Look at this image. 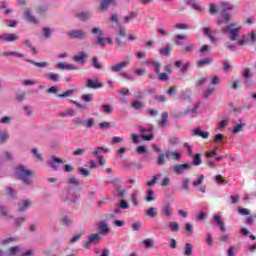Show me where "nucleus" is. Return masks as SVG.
<instances>
[{"mask_svg": "<svg viewBox=\"0 0 256 256\" xmlns=\"http://www.w3.org/2000/svg\"><path fill=\"white\" fill-rule=\"evenodd\" d=\"M15 175L17 179H21L24 185H33V180L31 177H35V172L27 169V167L23 165H19L15 168Z\"/></svg>", "mask_w": 256, "mask_h": 256, "instance_id": "f257e3e1", "label": "nucleus"}, {"mask_svg": "<svg viewBox=\"0 0 256 256\" xmlns=\"http://www.w3.org/2000/svg\"><path fill=\"white\" fill-rule=\"evenodd\" d=\"M237 27V24L231 23L228 27L222 28V33H229L230 34V41H237L239 39V33L241 31V27Z\"/></svg>", "mask_w": 256, "mask_h": 256, "instance_id": "f03ea898", "label": "nucleus"}, {"mask_svg": "<svg viewBox=\"0 0 256 256\" xmlns=\"http://www.w3.org/2000/svg\"><path fill=\"white\" fill-rule=\"evenodd\" d=\"M93 35H98L96 39L97 45H100V47H106L107 42L105 41V38L103 37V30L99 27H94L91 31Z\"/></svg>", "mask_w": 256, "mask_h": 256, "instance_id": "7ed1b4c3", "label": "nucleus"}, {"mask_svg": "<svg viewBox=\"0 0 256 256\" xmlns=\"http://www.w3.org/2000/svg\"><path fill=\"white\" fill-rule=\"evenodd\" d=\"M110 183H114L116 184V195L117 197H125V195H127V190L123 189V187H121V185H119V183H121V179L117 178V177H112V181H110Z\"/></svg>", "mask_w": 256, "mask_h": 256, "instance_id": "20e7f679", "label": "nucleus"}, {"mask_svg": "<svg viewBox=\"0 0 256 256\" xmlns=\"http://www.w3.org/2000/svg\"><path fill=\"white\" fill-rule=\"evenodd\" d=\"M190 169H191V164L189 163L177 164L172 167V171L176 175H183L184 171H189Z\"/></svg>", "mask_w": 256, "mask_h": 256, "instance_id": "39448f33", "label": "nucleus"}, {"mask_svg": "<svg viewBox=\"0 0 256 256\" xmlns=\"http://www.w3.org/2000/svg\"><path fill=\"white\" fill-rule=\"evenodd\" d=\"M160 213H161L162 217H172L173 216V207L171 206V203L165 201L162 205Z\"/></svg>", "mask_w": 256, "mask_h": 256, "instance_id": "423d86ee", "label": "nucleus"}, {"mask_svg": "<svg viewBox=\"0 0 256 256\" xmlns=\"http://www.w3.org/2000/svg\"><path fill=\"white\" fill-rule=\"evenodd\" d=\"M116 43L118 47H125L127 45V42H123L121 40V37H127V30L125 28H120L119 31L116 32Z\"/></svg>", "mask_w": 256, "mask_h": 256, "instance_id": "0eeeda50", "label": "nucleus"}, {"mask_svg": "<svg viewBox=\"0 0 256 256\" xmlns=\"http://www.w3.org/2000/svg\"><path fill=\"white\" fill-rule=\"evenodd\" d=\"M67 35L70 39H87V33L83 30H71Z\"/></svg>", "mask_w": 256, "mask_h": 256, "instance_id": "6e6552de", "label": "nucleus"}, {"mask_svg": "<svg viewBox=\"0 0 256 256\" xmlns=\"http://www.w3.org/2000/svg\"><path fill=\"white\" fill-rule=\"evenodd\" d=\"M24 19L28 21V23H33L34 25L39 23V20L33 15L29 8L24 11Z\"/></svg>", "mask_w": 256, "mask_h": 256, "instance_id": "1a4fd4ad", "label": "nucleus"}, {"mask_svg": "<svg viewBox=\"0 0 256 256\" xmlns=\"http://www.w3.org/2000/svg\"><path fill=\"white\" fill-rule=\"evenodd\" d=\"M0 41H6V43H15V41H19V35L17 34L0 35Z\"/></svg>", "mask_w": 256, "mask_h": 256, "instance_id": "9d476101", "label": "nucleus"}, {"mask_svg": "<svg viewBox=\"0 0 256 256\" xmlns=\"http://www.w3.org/2000/svg\"><path fill=\"white\" fill-rule=\"evenodd\" d=\"M86 87L88 89H101L103 87V83L100 82L99 80H93V79H88L86 82Z\"/></svg>", "mask_w": 256, "mask_h": 256, "instance_id": "9b49d317", "label": "nucleus"}, {"mask_svg": "<svg viewBox=\"0 0 256 256\" xmlns=\"http://www.w3.org/2000/svg\"><path fill=\"white\" fill-rule=\"evenodd\" d=\"M101 241V235L99 234H92L89 236L88 241L85 242V247H91V245L97 244Z\"/></svg>", "mask_w": 256, "mask_h": 256, "instance_id": "f8f14e48", "label": "nucleus"}, {"mask_svg": "<svg viewBox=\"0 0 256 256\" xmlns=\"http://www.w3.org/2000/svg\"><path fill=\"white\" fill-rule=\"evenodd\" d=\"M59 163H65V161L55 156H52L51 160L48 161V165H50V167H52L54 171H57V169H59Z\"/></svg>", "mask_w": 256, "mask_h": 256, "instance_id": "ddd939ff", "label": "nucleus"}, {"mask_svg": "<svg viewBox=\"0 0 256 256\" xmlns=\"http://www.w3.org/2000/svg\"><path fill=\"white\" fill-rule=\"evenodd\" d=\"M127 65H129V61L120 62L118 64L111 66L110 71H112L113 73H119V71H123V69H125Z\"/></svg>", "mask_w": 256, "mask_h": 256, "instance_id": "4468645a", "label": "nucleus"}, {"mask_svg": "<svg viewBox=\"0 0 256 256\" xmlns=\"http://www.w3.org/2000/svg\"><path fill=\"white\" fill-rule=\"evenodd\" d=\"M87 57H89V55L85 52H80L78 55L73 56V61L80 63L81 65H85V59H87Z\"/></svg>", "mask_w": 256, "mask_h": 256, "instance_id": "2eb2a0df", "label": "nucleus"}, {"mask_svg": "<svg viewBox=\"0 0 256 256\" xmlns=\"http://www.w3.org/2000/svg\"><path fill=\"white\" fill-rule=\"evenodd\" d=\"M146 65H151L154 68V72L156 75H159L161 73V62L155 61V60H147Z\"/></svg>", "mask_w": 256, "mask_h": 256, "instance_id": "dca6fc26", "label": "nucleus"}, {"mask_svg": "<svg viewBox=\"0 0 256 256\" xmlns=\"http://www.w3.org/2000/svg\"><path fill=\"white\" fill-rule=\"evenodd\" d=\"M194 137H201L202 139H209V132H202L201 128L197 127L192 131Z\"/></svg>", "mask_w": 256, "mask_h": 256, "instance_id": "f3484780", "label": "nucleus"}, {"mask_svg": "<svg viewBox=\"0 0 256 256\" xmlns=\"http://www.w3.org/2000/svg\"><path fill=\"white\" fill-rule=\"evenodd\" d=\"M31 207V201L29 199L23 200L20 204H18V211L21 213L23 211H27Z\"/></svg>", "mask_w": 256, "mask_h": 256, "instance_id": "a211bd4d", "label": "nucleus"}, {"mask_svg": "<svg viewBox=\"0 0 256 256\" xmlns=\"http://www.w3.org/2000/svg\"><path fill=\"white\" fill-rule=\"evenodd\" d=\"M195 51V44L187 43L183 48H181V53L187 55L189 53H193Z\"/></svg>", "mask_w": 256, "mask_h": 256, "instance_id": "6ab92c4d", "label": "nucleus"}, {"mask_svg": "<svg viewBox=\"0 0 256 256\" xmlns=\"http://www.w3.org/2000/svg\"><path fill=\"white\" fill-rule=\"evenodd\" d=\"M214 221H215V223H217L220 231H222V232L226 231L225 222H223V218H221V216L214 215Z\"/></svg>", "mask_w": 256, "mask_h": 256, "instance_id": "aec40b11", "label": "nucleus"}, {"mask_svg": "<svg viewBox=\"0 0 256 256\" xmlns=\"http://www.w3.org/2000/svg\"><path fill=\"white\" fill-rule=\"evenodd\" d=\"M110 5H116L115 0H103L100 4V10L107 11Z\"/></svg>", "mask_w": 256, "mask_h": 256, "instance_id": "412c9836", "label": "nucleus"}, {"mask_svg": "<svg viewBox=\"0 0 256 256\" xmlns=\"http://www.w3.org/2000/svg\"><path fill=\"white\" fill-rule=\"evenodd\" d=\"M1 57H25V54L21 52H0Z\"/></svg>", "mask_w": 256, "mask_h": 256, "instance_id": "4be33fe9", "label": "nucleus"}, {"mask_svg": "<svg viewBox=\"0 0 256 256\" xmlns=\"http://www.w3.org/2000/svg\"><path fill=\"white\" fill-rule=\"evenodd\" d=\"M246 41H248L249 45L256 43V30H253L246 36Z\"/></svg>", "mask_w": 256, "mask_h": 256, "instance_id": "5701e85b", "label": "nucleus"}, {"mask_svg": "<svg viewBox=\"0 0 256 256\" xmlns=\"http://www.w3.org/2000/svg\"><path fill=\"white\" fill-rule=\"evenodd\" d=\"M158 211H159V208H157V207H150L148 210H146L145 214L148 217H151L152 219H154V217H157Z\"/></svg>", "mask_w": 256, "mask_h": 256, "instance_id": "b1692460", "label": "nucleus"}, {"mask_svg": "<svg viewBox=\"0 0 256 256\" xmlns=\"http://www.w3.org/2000/svg\"><path fill=\"white\" fill-rule=\"evenodd\" d=\"M138 14L136 12H129L127 16L123 18L124 23H130L133 19H137Z\"/></svg>", "mask_w": 256, "mask_h": 256, "instance_id": "393cba45", "label": "nucleus"}, {"mask_svg": "<svg viewBox=\"0 0 256 256\" xmlns=\"http://www.w3.org/2000/svg\"><path fill=\"white\" fill-rule=\"evenodd\" d=\"M165 157L167 159H175L176 161H179V159H181V154L178 152H166Z\"/></svg>", "mask_w": 256, "mask_h": 256, "instance_id": "a878e982", "label": "nucleus"}, {"mask_svg": "<svg viewBox=\"0 0 256 256\" xmlns=\"http://www.w3.org/2000/svg\"><path fill=\"white\" fill-rule=\"evenodd\" d=\"M19 251H21V247H19V246L11 247L7 250L6 256H14V255L18 254Z\"/></svg>", "mask_w": 256, "mask_h": 256, "instance_id": "bb28decb", "label": "nucleus"}, {"mask_svg": "<svg viewBox=\"0 0 256 256\" xmlns=\"http://www.w3.org/2000/svg\"><path fill=\"white\" fill-rule=\"evenodd\" d=\"M98 229L101 231L102 235H107V233H109V226L105 222L99 223Z\"/></svg>", "mask_w": 256, "mask_h": 256, "instance_id": "cd10ccee", "label": "nucleus"}, {"mask_svg": "<svg viewBox=\"0 0 256 256\" xmlns=\"http://www.w3.org/2000/svg\"><path fill=\"white\" fill-rule=\"evenodd\" d=\"M171 45L166 46L165 48H161L159 50L160 55H163L164 57H170L171 56Z\"/></svg>", "mask_w": 256, "mask_h": 256, "instance_id": "c85d7f7f", "label": "nucleus"}, {"mask_svg": "<svg viewBox=\"0 0 256 256\" xmlns=\"http://www.w3.org/2000/svg\"><path fill=\"white\" fill-rule=\"evenodd\" d=\"M110 149L109 148H104V147H96L93 151V155L95 157H99L100 153H109Z\"/></svg>", "mask_w": 256, "mask_h": 256, "instance_id": "c756f323", "label": "nucleus"}, {"mask_svg": "<svg viewBox=\"0 0 256 256\" xmlns=\"http://www.w3.org/2000/svg\"><path fill=\"white\" fill-rule=\"evenodd\" d=\"M26 62L31 63V65H35V67H40V68L49 67L48 62H35V61L29 60V59H26Z\"/></svg>", "mask_w": 256, "mask_h": 256, "instance_id": "7c9ffc66", "label": "nucleus"}, {"mask_svg": "<svg viewBox=\"0 0 256 256\" xmlns=\"http://www.w3.org/2000/svg\"><path fill=\"white\" fill-rule=\"evenodd\" d=\"M80 21H87V19L91 18V14L89 12H81L75 15Z\"/></svg>", "mask_w": 256, "mask_h": 256, "instance_id": "2f4dec72", "label": "nucleus"}, {"mask_svg": "<svg viewBox=\"0 0 256 256\" xmlns=\"http://www.w3.org/2000/svg\"><path fill=\"white\" fill-rule=\"evenodd\" d=\"M131 107L133 109H135L136 111H139V109H143V107H145V103H143L139 100H135L132 102Z\"/></svg>", "mask_w": 256, "mask_h": 256, "instance_id": "473e14b6", "label": "nucleus"}, {"mask_svg": "<svg viewBox=\"0 0 256 256\" xmlns=\"http://www.w3.org/2000/svg\"><path fill=\"white\" fill-rule=\"evenodd\" d=\"M210 63H213V58H204L202 60L197 61L198 67H204V65H210Z\"/></svg>", "mask_w": 256, "mask_h": 256, "instance_id": "72a5a7b5", "label": "nucleus"}, {"mask_svg": "<svg viewBox=\"0 0 256 256\" xmlns=\"http://www.w3.org/2000/svg\"><path fill=\"white\" fill-rule=\"evenodd\" d=\"M0 215L6 217V219H13V216L9 214V211L4 206H0Z\"/></svg>", "mask_w": 256, "mask_h": 256, "instance_id": "f704fd0d", "label": "nucleus"}, {"mask_svg": "<svg viewBox=\"0 0 256 256\" xmlns=\"http://www.w3.org/2000/svg\"><path fill=\"white\" fill-rule=\"evenodd\" d=\"M202 31H203L204 35H207L208 39H210V41H211L212 43H215V36H212V35H211V28H209V27H204V28L202 29Z\"/></svg>", "mask_w": 256, "mask_h": 256, "instance_id": "c9c22d12", "label": "nucleus"}, {"mask_svg": "<svg viewBox=\"0 0 256 256\" xmlns=\"http://www.w3.org/2000/svg\"><path fill=\"white\" fill-rule=\"evenodd\" d=\"M183 255H185V256L193 255V246L191 245V243L185 244V250L183 252Z\"/></svg>", "mask_w": 256, "mask_h": 256, "instance_id": "e433bc0d", "label": "nucleus"}, {"mask_svg": "<svg viewBox=\"0 0 256 256\" xmlns=\"http://www.w3.org/2000/svg\"><path fill=\"white\" fill-rule=\"evenodd\" d=\"M162 174H157L155 176H153L152 180H149L146 185L148 187H153V185H155V183H157V181H159V179H161Z\"/></svg>", "mask_w": 256, "mask_h": 256, "instance_id": "4c0bfd02", "label": "nucleus"}, {"mask_svg": "<svg viewBox=\"0 0 256 256\" xmlns=\"http://www.w3.org/2000/svg\"><path fill=\"white\" fill-rule=\"evenodd\" d=\"M169 118V113L163 112L162 113V120L158 122L160 127H165L167 125V119Z\"/></svg>", "mask_w": 256, "mask_h": 256, "instance_id": "58836bf2", "label": "nucleus"}, {"mask_svg": "<svg viewBox=\"0 0 256 256\" xmlns=\"http://www.w3.org/2000/svg\"><path fill=\"white\" fill-rule=\"evenodd\" d=\"M165 163H167V161L165 160V154L164 153H160L157 157L156 160V164L161 167V165H165Z\"/></svg>", "mask_w": 256, "mask_h": 256, "instance_id": "ea45409f", "label": "nucleus"}, {"mask_svg": "<svg viewBox=\"0 0 256 256\" xmlns=\"http://www.w3.org/2000/svg\"><path fill=\"white\" fill-rule=\"evenodd\" d=\"M187 39V35L185 34H179L178 36H176V39L174 40L175 45L181 46L183 45V40Z\"/></svg>", "mask_w": 256, "mask_h": 256, "instance_id": "a19ab883", "label": "nucleus"}, {"mask_svg": "<svg viewBox=\"0 0 256 256\" xmlns=\"http://www.w3.org/2000/svg\"><path fill=\"white\" fill-rule=\"evenodd\" d=\"M213 93H215V87H210L205 90L202 97H203V99H209V97H211V95H213Z\"/></svg>", "mask_w": 256, "mask_h": 256, "instance_id": "79ce46f5", "label": "nucleus"}, {"mask_svg": "<svg viewBox=\"0 0 256 256\" xmlns=\"http://www.w3.org/2000/svg\"><path fill=\"white\" fill-rule=\"evenodd\" d=\"M146 201L147 203H151V201H155V197H152V195H155V191L153 189H149L146 192Z\"/></svg>", "mask_w": 256, "mask_h": 256, "instance_id": "37998d69", "label": "nucleus"}, {"mask_svg": "<svg viewBox=\"0 0 256 256\" xmlns=\"http://www.w3.org/2000/svg\"><path fill=\"white\" fill-rule=\"evenodd\" d=\"M219 83H221L219 76L217 75L210 76V85H212V87H215V85H219Z\"/></svg>", "mask_w": 256, "mask_h": 256, "instance_id": "c03bdc74", "label": "nucleus"}, {"mask_svg": "<svg viewBox=\"0 0 256 256\" xmlns=\"http://www.w3.org/2000/svg\"><path fill=\"white\" fill-rule=\"evenodd\" d=\"M211 51L209 50L208 45H203L200 49V55L201 57H205L207 55H210Z\"/></svg>", "mask_w": 256, "mask_h": 256, "instance_id": "a18cd8bd", "label": "nucleus"}, {"mask_svg": "<svg viewBox=\"0 0 256 256\" xmlns=\"http://www.w3.org/2000/svg\"><path fill=\"white\" fill-rule=\"evenodd\" d=\"M75 93V89H69L64 91L62 94H59L58 97H61V99H65L67 97H71Z\"/></svg>", "mask_w": 256, "mask_h": 256, "instance_id": "49530a36", "label": "nucleus"}, {"mask_svg": "<svg viewBox=\"0 0 256 256\" xmlns=\"http://www.w3.org/2000/svg\"><path fill=\"white\" fill-rule=\"evenodd\" d=\"M92 67H94V69H98V70L103 69V66L99 63V58H97V57L92 58Z\"/></svg>", "mask_w": 256, "mask_h": 256, "instance_id": "de8ad7c7", "label": "nucleus"}, {"mask_svg": "<svg viewBox=\"0 0 256 256\" xmlns=\"http://www.w3.org/2000/svg\"><path fill=\"white\" fill-rule=\"evenodd\" d=\"M170 231L173 233H177L179 231V223L178 222H170L168 225Z\"/></svg>", "mask_w": 256, "mask_h": 256, "instance_id": "09e8293b", "label": "nucleus"}, {"mask_svg": "<svg viewBox=\"0 0 256 256\" xmlns=\"http://www.w3.org/2000/svg\"><path fill=\"white\" fill-rule=\"evenodd\" d=\"M68 183L70 185H74L75 187H79V185H81V182L75 176H71L68 180Z\"/></svg>", "mask_w": 256, "mask_h": 256, "instance_id": "8fccbe9b", "label": "nucleus"}, {"mask_svg": "<svg viewBox=\"0 0 256 256\" xmlns=\"http://www.w3.org/2000/svg\"><path fill=\"white\" fill-rule=\"evenodd\" d=\"M221 8H222V13H225V11H231L233 10V7L229 2H221Z\"/></svg>", "mask_w": 256, "mask_h": 256, "instance_id": "3c124183", "label": "nucleus"}, {"mask_svg": "<svg viewBox=\"0 0 256 256\" xmlns=\"http://www.w3.org/2000/svg\"><path fill=\"white\" fill-rule=\"evenodd\" d=\"M180 191H189V178L183 180L180 186Z\"/></svg>", "mask_w": 256, "mask_h": 256, "instance_id": "603ef678", "label": "nucleus"}, {"mask_svg": "<svg viewBox=\"0 0 256 256\" xmlns=\"http://www.w3.org/2000/svg\"><path fill=\"white\" fill-rule=\"evenodd\" d=\"M193 165H195L196 167H199V165H201L202 161H201V154H196L192 160Z\"/></svg>", "mask_w": 256, "mask_h": 256, "instance_id": "864d4df0", "label": "nucleus"}, {"mask_svg": "<svg viewBox=\"0 0 256 256\" xmlns=\"http://www.w3.org/2000/svg\"><path fill=\"white\" fill-rule=\"evenodd\" d=\"M102 111H104V113H107L108 115H111V113H113V106L109 104L102 105Z\"/></svg>", "mask_w": 256, "mask_h": 256, "instance_id": "5fc2aeb1", "label": "nucleus"}, {"mask_svg": "<svg viewBox=\"0 0 256 256\" xmlns=\"http://www.w3.org/2000/svg\"><path fill=\"white\" fill-rule=\"evenodd\" d=\"M244 127H245V123L237 124L236 126H234L232 133H234V135H235V134L239 133L240 131H243Z\"/></svg>", "mask_w": 256, "mask_h": 256, "instance_id": "6e6d98bb", "label": "nucleus"}, {"mask_svg": "<svg viewBox=\"0 0 256 256\" xmlns=\"http://www.w3.org/2000/svg\"><path fill=\"white\" fill-rule=\"evenodd\" d=\"M204 179H205V176L201 175L196 181L192 182V186L199 187L200 185H203Z\"/></svg>", "mask_w": 256, "mask_h": 256, "instance_id": "4d7b16f0", "label": "nucleus"}, {"mask_svg": "<svg viewBox=\"0 0 256 256\" xmlns=\"http://www.w3.org/2000/svg\"><path fill=\"white\" fill-rule=\"evenodd\" d=\"M61 223H63L64 225H66V227H69V226L73 225V220L70 219V218L67 217V216H64V217L61 219Z\"/></svg>", "mask_w": 256, "mask_h": 256, "instance_id": "13d9d810", "label": "nucleus"}, {"mask_svg": "<svg viewBox=\"0 0 256 256\" xmlns=\"http://www.w3.org/2000/svg\"><path fill=\"white\" fill-rule=\"evenodd\" d=\"M9 139V134L6 131L0 132V145L5 143Z\"/></svg>", "mask_w": 256, "mask_h": 256, "instance_id": "bf43d9fd", "label": "nucleus"}, {"mask_svg": "<svg viewBox=\"0 0 256 256\" xmlns=\"http://www.w3.org/2000/svg\"><path fill=\"white\" fill-rule=\"evenodd\" d=\"M32 154L34 155V157H36V159H38V161H43V155H41V153H39V149L33 148Z\"/></svg>", "mask_w": 256, "mask_h": 256, "instance_id": "052dcab7", "label": "nucleus"}, {"mask_svg": "<svg viewBox=\"0 0 256 256\" xmlns=\"http://www.w3.org/2000/svg\"><path fill=\"white\" fill-rule=\"evenodd\" d=\"M5 195H8V197H15L17 195V192L12 188H6Z\"/></svg>", "mask_w": 256, "mask_h": 256, "instance_id": "680f3d73", "label": "nucleus"}, {"mask_svg": "<svg viewBox=\"0 0 256 256\" xmlns=\"http://www.w3.org/2000/svg\"><path fill=\"white\" fill-rule=\"evenodd\" d=\"M82 101H85L86 103H91V101H93V94L82 95Z\"/></svg>", "mask_w": 256, "mask_h": 256, "instance_id": "e2e57ef3", "label": "nucleus"}, {"mask_svg": "<svg viewBox=\"0 0 256 256\" xmlns=\"http://www.w3.org/2000/svg\"><path fill=\"white\" fill-rule=\"evenodd\" d=\"M59 77H60L59 74L53 73V74H49L47 76V79H49V81H53L55 83V82L59 81Z\"/></svg>", "mask_w": 256, "mask_h": 256, "instance_id": "0e129e2a", "label": "nucleus"}, {"mask_svg": "<svg viewBox=\"0 0 256 256\" xmlns=\"http://www.w3.org/2000/svg\"><path fill=\"white\" fill-rule=\"evenodd\" d=\"M143 245L146 247V249L153 247V245H154L153 239L144 240Z\"/></svg>", "mask_w": 256, "mask_h": 256, "instance_id": "69168bd1", "label": "nucleus"}, {"mask_svg": "<svg viewBox=\"0 0 256 256\" xmlns=\"http://www.w3.org/2000/svg\"><path fill=\"white\" fill-rule=\"evenodd\" d=\"M179 142H180V140L177 137H170L168 139L169 145H179Z\"/></svg>", "mask_w": 256, "mask_h": 256, "instance_id": "338daca9", "label": "nucleus"}, {"mask_svg": "<svg viewBox=\"0 0 256 256\" xmlns=\"http://www.w3.org/2000/svg\"><path fill=\"white\" fill-rule=\"evenodd\" d=\"M175 29H180V30H185V29H189V25L185 24V23H178L175 24Z\"/></svg>", "mask_w": 256, "mask_h": 256, "instance_id": "774afa93", "label": "nucleus"}]
</instances>
